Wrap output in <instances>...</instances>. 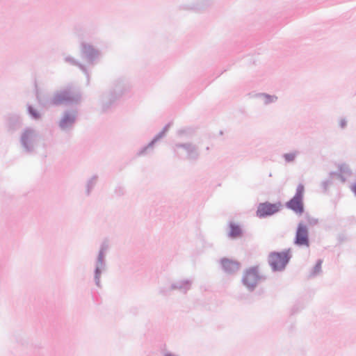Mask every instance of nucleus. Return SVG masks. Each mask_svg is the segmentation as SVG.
Masks as SVG:
<instances>
[{
	"label": "nucleus",
	"mask_w": 356,
	"mask_h": 356,
	"mask_svg": "<svg viewBox=\"0 0 356 356\" xmlns=\"http://www.w3.org/2000/svg\"><path fill=\"white\" fill-rule=\"evenodd\" d=\"M291 258L289 250L282 252H273L269 254L268 263L273 270H282Z\"/></svg>",
	"instance_id": "2"
},
{
	"label": "nucleus",
	"mask_w": 356,
	"mask_h": 356,
	"mask_svg": "<svg viewBox=\"0 0 356 356\" xmlns=\"http://www.w3.org/2000/svg\"><path fill=\"white\" fill-rule=\"evenodd\" d=\"M352 191L356 195V184H353L351 187Z\"/></svg>",
	"instance_id": "12"
},
{
	"label": "nucleus",
	"mask_w": 356,
	"mask_h": 356,
	"mask_svg": "<svg viewBox=\"0 0 356 356\" xmlns=\"http://www.w3.org/2000/svg\"><path fill=\"white\" fill-rule=\"evenodd\" d=\"M222 265L224 269L228 272L234 271L238 267V264L233 262L229 259L222 260Z\"/></svg>",
	"instance_id": "7"
},
{
	"label": "nucleus",
	"mask_w": 356,
	"mask_h": 356,
	"mask_svg": "<svg viewBox=\"0 0 356 356\" xmlns=\"http://www.w3.org/2000/svg\"><path fill=\"white\" fill-rule=\"evenodd\" d=\"M229 228L230 231L229 235L230 237L235 238L242 236V229L239 225L234 222H231L229 224Z\"/></svg>",
	"instance_id": "6"
},
{
	"label": "nucleus",
	"mask_w": 356,
	"mask_h": 356,
	"mask_svg": "<svg viewBox=\"0 0 356 356\" xmlns=\"http://www.w3.org/2000/svg\"><path fill=\"white\" fill-rule=\"evenodd\" d=\"M67 119H64L60 122V127L64 128Z\"/></svg>",
	"instance_id": "11"
},
{
	"label": "nucleus",
	"mask_w": 356,
	"mask_h": 356,
	"mask_svg": "<svg viewBox=\"0 0 356 356\" xmlns=\"http://www.w3.org/2000/svg\"><path fill=\"white\" fill-rule=\"evenodd\" d=\"M321 266H322V261L319 260V261L316 263V266H315V267H314V268L313 273H314V274H317V273H318L321 271Z\"/></svg>",
	"instance_id": "9"
},
{
	"label": "nucleus",
	"mask_w": 356,
	"mask_h": 356,
	"mask_svg": "<svg viewBox=\"0 0 356 356\" xmlns=\"http://www.w3.org/2000/svg\"><path fill=\"white\" fill-rule=\"evenodd\" d=\"M260 280L261 276L258 268L252 267L245 270L242 281L248 289L252 290L257 286Z\"/></svg>",
	"instance_id": "3"
},
{
	"label": "nucleus",
	"mask_w": 356,
	"mask_h": 356,
	"mask_svg": "<svg viewBox=\"0 0 356 356\" xmlns=\"http://www.w3.org/2000/svg\"><path fill=\"white\" fill-rule=\"evenodd\" d=\"M280 204L261 203L259 205L257 213L259 217L272 215L279 211Z\"/></svg>",
	"instance_id": "4"
},
{
	"label": "nucleus",
	"mask_w": 356,
	"mask_h": 356,
	"mask_svg": "<svg viewBox=\"0 0 356 356\" xmlns=\"http://www.w3.org/2000/svg\"><path fill=\"white\" fill-rule=\"evenodd\" d=\"M296 157V154L294 153H289V154H286L284 155V158L286 159V161H292L294 160Z\"/></svg>",
	"instance_id": "10"
},
{
	"label": "nucleus",
	"mask_w": 356,
	"mask_h": 356,
	"mask_svg": "<svg viewBox=\"0 0 356 356\" xmlns=\"http://www.w3.org/2000/svg\"><path fill=\"white\" fill-rule=\"evenodd\" d=\"M305 187L302 184H299L297 187L296 190V194L294 197H298L303 199V194H304Z\"/></svg>",
	"instance_id": "8"
},
{
	"label": "nucleus",
	"mask_w": 356,
	"mask_h": 356,
	"mask_svg": "<svg viewBox=\"0 0 356 356\" xmlns=\"http://www.w3.org/2000/svg\"><path fill=\"white\" fill-rule=\"evenodd\" d=\"M305 220V222H300L298 226L295 243L298 245L309 247V242L307 225H313L316 224L317 221L309 216H307Z\"/></svg>",
	"instance_id": "1"
},
{
	"label": "nucleus",
	"mask_w": 356,
	"mask_h": 356,
	"mask_svg": "<svg viewBox=\"0 0 356 356\" xmlns=\"http://www.w3.org/2000/svg\"><path fill=\"white\" fill-rule=\"evenodd\" d=\"M288 207L297 213H302L304 211L302 198L293 197L289 202Z\"/></svg>",
	"instance_id": "5"
}]
</instances>
